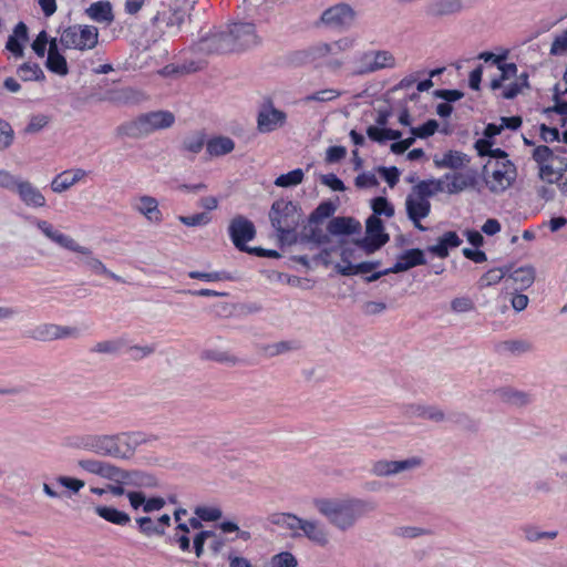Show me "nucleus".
<instances>
[{
	"instance_id": "nucleus-1",
	"label": "nucleus",
	"mask_w": 567,
	"mask_h": 567,
	"mask_svg": "<svg viewBox=\"0 0 567 567\" xmlns=\"http://www.w3.org/2000/svg\"><path fill=\"white\" fill-rule=\"evenodd\" d=\"M313 506L340 533L352 530L360 519L378 508L374 501L354 496L316 498Z\"/></svg>"
},
{
	"instance_id": "nucleus-2",
	"label": "nucleus",
	"mask_w": 567,
	"mask_h": 567,
	"mask_svg": "<svg viewBox=\"0 0 567 567\" xmlns=\"http://www.w3.org/2000/svg\"><path fill=\"white\" fill-rule=\"evenodd\" d=\"M148 440L140 432L117 434L82 433L69 439V446L75 450L113 458H130L135 449Z\"/></svg>"
},
{
	"instance_id": "nucleus-3",
	"label": "nucleus",
	"mask_w": 567,
	"mask_h": 567,
	"mask_svg": "<svg viewBox=\"0 0 567 567\" xmlns=\"http://www.w3.org/2000/svg\"><path fill=\"white\" fill-rule=\"evenodd\" d=\"M37 227L53 243L68 250L80 254V264L94 274L107 276L117 282H124L122 277L110 271L99 258L94 257L89 248L79 245L72 237L54 229V227L47 220H38Z\"/></svg>"
},
{
	"instance_id": "nucleus-4",
	"label": "nucleus",
	"mask_w": 567,
	"mask_h": 567,
	"mask_svg": "<svg viewBox=\"0 0 567 567\" xmlns=\"http://www.w3.org/2000/svg\"><path fill=\"white\" fill-rule=\"evenodd\" d=\"M268 215L279 240L286 245L296 244V230L301 220L298 205L291 200L278 199L272 203Z\"/></svg>"
},
{
	"instance_id": "nucleus-5",
	"label": "nucleus",
	"mask_w": 567,
	"mask_h": 567,
	"mask_svg": "<svg viewBox=\"0 0 567 567\" xmlns=\"http://www.w3.org/2000/svg\"><path fill=\"white\" fill-rule=\"evenodd\" d=\"M174 123L175 115L172 112L154 111L121 124L117 127V134L131 138H143L155 131L169 128Z\"/></svg>"
},
{
	"instance_id": "nucleus-6",
	"label": "nucleus",
	"mask_w": 567,
	"mask_h": 567,
	"mask_svg": "<svg viewBox=\"0 0 567 567\" xmlns=\"http://www.w3.org/2000/svg\"><path fill=\"white\" fill-rule=\"evenodd\" d=\"M396 66L394 55L386 50H370L360 53L354 60V75H365L383 69Z\"/></svg>"
},
{
	"instance_id": "nucleus-7",
	"label": "nucleus",
	"mask_w": 567,
	"mask_h": 567,
	"mask_svg": "<svg viewBox=\"0 0 567 567\" xmlns=\"http://www.w3.org/2000/svg\"><path fill=\"white\" fill-rule=\"evenodd\" d=\"M99 31L93 25L74 24L63 30L60 43L64 49L91 50L97 44Z\"/></svg>"
},
{
	"instance_id": "nucleus-8",
	"label": "nucleus",
	"mask_w": 567,
	"mask_h": 567,
	"mask_svg": "<svg viewBox=\"0 0 567 567\" xmlns=\"http://www.w3.org/2000/svg\"><path fill=\"white\" fill-rule=\"evenodd\" d=\"M194 50L200 54H225L231 52L229 31L227 25L214 27L202 34L194 47Z\"/></svg>"
},
{
	"instance_id": "nucleus-9",
	"label": "nucleus",
	"mask_w": 567,
	"mask_h": 567,
	"mask_svg": "<svg viewBox=\"0 0 567 567\" xmlns=\"http://www.w3.org/2000/svg\"><path fill=\"white\" fill-rule=\"evenodd\" d=\"M491 162L485 165L484 179L492 193H502L507 189L516 178V168L511 161H496L493 171L488 172Z\"/></svg>"
},
{
	"instance_id": "nucleus-10",
	"label": "nucleus",
	"mask_w": 567,
	"mask_h": 567,
	"mask_svg": "<svg viewBox=\"0 0 567 567\" xmlns=\"http://www.w3.org/2000/svg\"><path fill=\"white\" fill-rule=\"evenodd\" d=\"M423 465V458L412 456L405 460H378L371 465V474L377 477H391L404 472H411Z\"/></svg>"
},
{
	"instance_id": "nucleus-11",
	"label": "nucleus",
	"mask_w": 567,
	"mask_h": 567,
	"mask_svg": "<svg viewBox=\"0 0 567 567\" xmlns=\"http://www.w3.org/2000/svg\"><path fill=\"white\" fill-rule=\"evenodd\" d=\"M357 18V12L348 3H338L326 9L321 14V22L329 28L338 30L350 29Z\"/></svg>"
},
{
	"instance_id": "nucleus-12",
	"label": "nucleus",
	"mask_w": 567,
	"mask_h": 567,
	"mask_svg": "<svg viewBox=\"0 0 567 567\" xmlns=\"http://www.w3.org/2000/svg\"><path fill=\"white\" fill-rule=\"evenodd\" d=\"M227 30L229 31L231 52L248 50L259 43L252 23H233L227 25Z\"/></svg>"
},
{
	"instance_id": "nucleus-13",
	"label": "nucleus",
	"mask_w": 567,
	"mask_h": 567,
	"mask_svg": "<svg viewBox=\"0 0 567 567\" xmlns=\"http://www.w3.org/2000/svg\"><path fill=\"white\" fill-rule=\"evenodd\" d=\"M466 9L464 0H429L424 14L432 20H444L461 14Z\"/></svg>"
},
{
	"instance_id": "nucleus-14",
	"label": "nucleus",
	"mask_w": 567,
	"mask_h": 567,
	"mask_svg": "<svg viewBox=\"0 0 567 567\" xmlns=\"http://www.w3.org/2000/svg\"><path fill=\"white\" fill-rule=\"evenodd\" d=\"M228 234L235 247L239 250L247 249V243L256 236L252 221L243 215H236L229 223Z\"/></svg>"
},
{
	"instance_id": "nucleus-15",
	"label": "nucleus",
	"mask_w": 567,
	"mask_h": 567,
	"mask_svg": "<svg viewBox=\"0 0 567 567\" xmlns=\"http://www.w3.org/2000/svg\"><path fill=\"white\" fill-rule=\"evenodd\" d=\"M286 120V113L276 109L271 102H268L258 112L257 128L260 133H270L282 127Z\"/></svg>"
},
{
	"instance_id": "nucleus-16",
	"label": "nucleus",
	"mask_w": 567,
	"mask_h": 567,
	"mask_svg": "<svg viewBox=\"0 0 567 567\" xmlns=\"http://www.w3.org/2000/svg\"><path fill=\"white\" fill-rule=\"evenodd\" d=\"M318 547H327L331 542V533L327 525L319 519L308 518L301 525V534Z\"/></svg>"
},
{
	"instance_id": "nucleus-17",
	"label": "nucleus",
	"mask_w": 567,
	"mask_h": 567,
	"mask_svg": "<svg viewBox=\"0 0 567 567\" xmlns=\"http://www.w3.org/2000/svg\"><path fill=\"white\" fill-rule=\"evenodd\" d=\"M78 334L76 328L59 326L54 323H43L32 330V338L38 341H53Z\"/></svg>"
},
{
	"instance_id": "nucleus-18",
	"label": "nucleus",
	"mask_w": 567,
	"mask_h": 567,
	"mask_svg": "<svg viewBox=\"0 0 567 567\" xmlns=\"http://www.w3.org/2000/svg\"><path fill=\"white\" fill-rule=\"evenodd\" d=\"M133 208L151 223L158 224L163 219L155 197L148 195L137 197L133 203Z\"/></svg>"
},
{
	"instance_id": "nucleus-19",
	"label": "nucleus",
	"mask_w": 567,
	"mask_h": 567,
	"mask_svg": "<svg viewBox=\"0 0 567 567\" xmlns=\"http://www.w3.org/2000/svg\"><path fill=\"white\" fill-rule=\"evenodd\" d=\"M14 192L19 195L22 203L29 207L45 206V197L29 181L20 179Z\"/></svg>"
},
{
	"instance_id": "nucleus-20",
	"label": "nucleus",
	"mask_w": 567,
	"mask_h": 567,
	"mask_svg": "<svg viewBox=\"0 0 567 567\" xmlns=\"http://www.w3.org/2000/svg\"><path fill=\"white\" fill-rule=\"evenodd\" d=\"M405 209L410 220L416 221L429 216L431 203L416 193L412 192L405 199Z\"/></svg>"
},
{
	"instance_id": "nucleus-21",
	"label": "nucleus",
	"mask_w": 567,
	"mask_h": 567,
	"mask_svg": "<svg viewBox=\"0 0 567 567\" xmlns=\"http://www.w3.org/2000/svg\"><path fill=\"white\" fill-rule=\"evenodd\" d=\"M426 259L423 250L419 248H412L405 250L398 257L396 262L390 268L393 274L406 271L415 266L425 265Z\"/></svg>"
},
{
	"instance_id": "nucleus-22",
	"label": "nucleus",
	"mask_w": 567,
	"mask_h": 567,
	"mask_svg": "<svg viewBox=\"0 0 567 567\" xmlns=\"http://www.w3.org/2000/svg\"><path fill=\"white\" fill-rule=\"evenodd\" d=\"M86 175L81 168L68 169L56 175L51 182V188L54 193H62L71 188Z\"/></svg>"
},
{
	"instance_id": "nucleus-23",
	"label": "nucleus",
	"mask_w": 567,
	"mask_h": 567,
	"mask_svg": "<svg viewBox=\"0 0 567 567\" xmlns=\"http://www.w3.org/2000/svg\"><path fill=\"white\" fill-rule=\"evenodd\" d=\"M536 270L533 266L527 265L519 267L513 271H508L506 281L512 280L516 285V290H526L535 281Z\"/></svg>"
},
{
	"instance_id": "nucleus-24",
	"label": "nucleus",
	"mask_w": 567,
	"mask_h": 567,
	"mask_svg": "<svg viewBox=\"0 0 567 567\" xmlns=\"http://www.w3.org/2000/svg\"><path fill=\"white\" fill-rule=\"evenodd\" d=\"M85 13L91 20L105 25H110L114 20L112 4L109 1H97L92 3L85 10Z\"/></svg>"
},
{
	"instance_id": "nucleus-25",
	"label": "nucleus",
	"mask_w": 567,
	"mask_h": 567,
	"mask_svg": "<svg viewBox=\"0 0 567 567\" xmlns=\"http://www.w3.org/2000/svg\"><path fill=\"white\" fill-rule=\"evenodd\" d=\"M360 229V223L351 217H334L328 224V230L332 235H351Z\"/></svg>"
},
{
	"instance_id": "nucleus-26",
	"label": "nucleus",
	"mask_w": 567,
	"mask_h": 567,
	"mask_svg": "<svg viewBox=\"0 0 567 567\" xmlns=\"http://www.w3.org/2000/svg\"><path fill=\"white\" fill-rule=\"evenodd\" d=\"M121 484H126L134 487H154L157 485V481L153 475L148 473L137 470H124L123 481Z\"/></svg>"
},
{
	"instance_id": "nucleus-27",
	"label": "nucleus",
	"mask_w": 567,
	"mask_h": 567,
	"mask_svg": "<svg viewBox=\"0 0 567 567\" xmlns=\"http://www.w3.org/2000/svg\"><path fill=\"white\" fill-rule=\"evenodd\" d=\"M94 512L101 518L114 525L125 526L131 522V517L128 514L111 506L97 505L94 507Z\"/></svg>"
},
{
	"instance_id": "nucleus-28",
	"label": "nucleus",
	"mask_w": 567,
	"mask_h": 567,
	"mask_svg": "<svg viewBox=\"0 0 567 567\" xmlns=\"http://www.w3.org/2000/svg\"><path fill=\"white\" fill-rule=\"evenodd\" d=\"M468 163V158L465 154L457 151H450L445 153L441 158L435 157L434 164L441 168H453L457 169Z\"/></svg>"
},
{
	"instance_id": "nucleus-29",
	"label": "nucleus",
	"mask_w": 567,
	"mask_h": 567,
	"mask_svg": "<svg viewBox=\"0 0 567 567\" xmlns=\"http://www.w3.org/2000/svg\"><path fill=\"white\" fill-rule=\"evenodd\" d=\"M413 192L423 198L429 199L437 193L445 192V179H429L422 181L413 187Z\"/></svg>"
},
{
	"instance_id": "nucleus-30",
	"label": "nucleus",
	"mask_w": 567,
	"mask_h": 567,
	"mask_svg": "<svg viewBox=\"0 0 567 567\" xmlns=\"http://www.w3.org/2000/svg\"><path fill=\"white\" fill-rule=\"evenodd\" d=\"M445 179V192L449 194H457L467 188L472 179L462 173L446 174L442 177Z\"/></svg>"
},
{
	"instance_id": "nucleus-31",
	"label": "nucleus",
	"mask_w": 567,
	"mask_h": 567,
	"mask_svg": "<svg viewBox=\"0 0 567 567\" xmlns=\"http://www.w3.org/2000/svg\"><path fill=\"white\" fill-rule=\"evenodd\" d=\"M235 148V143L226 136L215 137L207 142L206 150L212 156L226 155Z\"/></svg>"
},
{
	"instance_id": "nucleus-32",
	"label": "nucleus",
	"mask_w": 567,
	"mask_h": 567,
	"mask_svg": "<svg viewBox=\"0 0 567 567\" xmlns=\"http://www.w3.org/2000/svg\"><path fill=\"white\" fill-rule=\"evenodd\" d=\"M125 346L126 342L123 338H115L95 343L91 351L99 354L115 355L118 354Z\"/></svg>"
},
{
	"instance_id": "nucleus-33",
	"label": "nucleus",
	"mask_w": 567,
	"mask_h": 567,
	"mask_svg": "<svg viewBox=\"0 0 567 567\" xmlns=\"http://www.w3.org/2000/svg\"><path fill=\"white\" fill-rule=\"evenodd\" d=\"M17 73L23 81H42L45 78L37 63H23L18 68Z\"/></svg>"
},
{
	"instance_id": "nucleus-34",
	"label": "nucleus",
	"mask_w": 567,
	"mask_h": 567,
	"mask_svg": "<svg viewBox=\"0 0 567 567\" xmlns=\"http://www.w3.org/2000/svg\"><path fill=\"white\" fill-rule=\"evenodd\" d=\"M300 54H302L303 58L308 61H316L331 55L332 52L330 43L318 42L309 47L307 50L300 52Z\"/></svg>"
},
{
	"instance_id": "nucleus-35",
	"label": "nucleus",
	"mask_w": 567,
	"mask_h": 567,
	"mask_svg": "<svg viewBox=\"0 0 567 567\" xmlns=\"http://www.w3.org/2000/svg\"><path fill=\"white\" fill-rule=\"evenodd\" d=\"M205 145V136L200 132H195L187 135L183 140L182 148L185 152H189L192 154H198Z\"/></svg>"
},
{
	"instance_id": "nucleus-36",
	"label": "nucleus",
	"mask_w": 567,
	"mask_h": 567,
	"mask_svg": "<svg viewBox=\"0 0 567 567\" xmlns=\"http://www.w3.org/2000/svg\"><path fill=\"white\" fill-rule=\"evenodd\" d=\"M303 179V171L296 168L287 174H282L275 179V185L278 187H292L301 184Z\"/></svg>"
},
{
	"instance_id": "nucleus-37",
	"label": "nucleus",
	"mask_w": 567,
	"mask_h": 567,
	"mask_svg": "<svg viewBox=\"0 0 567 567\" xmlns=\"http://www.w3.org/2000/svg\"><path fill=\"white\" fill-rule=\"evenodd\" d=\"M135 522L138 525L140 532L145 536L164 535V528L156 525V522L148 516L138 517Z\"/></svg>"
},
{
	"instance_id": "nucleus-38",
	"label": "nucleus",
	"mask_w": 567,
	"mask_h": 567,
	"mask_svg": "<svg viewBox=\"0 0 567 567\" xmlns=\"http://www.w3.org/2000/svg\"><path fill=\"white\" fill-rule=\"evenodd\" d=\"M55 482L69 492V496L78 494L85 486L84 481L65 475L56 476Z\"/></svg>"
},
{
	"instance_id": "nucleus-39",
	"label": "nucleus",
	"mask_w": 567,
	"mask_h": 567,
	"mask_svg": "<svg viewBox=\"0 0 567 567\" xmlns=\"http://www.w3.org/2000/svg\"><path fill=\"white\" fill-rule=\"evenodd\" d=\"M388 240H389V236L375 238V237H370L367 235L365 238L357 240L355 244L365 254H372L375 250L380 249L384 244H386Z\"/></svg>"
},
{
	"instance_id": "nucleus-40",
	"label": "nucleus",
	"mask_w": 567,
	"mask_h": 567,
	"mask_svg": "<svg viewBox=\"0 0 567 567\" xmlns=\"http://www.w3.org/2000/svg\"><path fill=\"white\" fill-rule=\"evenodd\" d=\"M430 534L431 532L429 529L419 526H400L394 529L396 537L405 539H414Z\"/></svg>"
},
{
	"instance_id": "nucleus-41",
	"label": "nucleus",
	"mask_w": 567,
	"mask_h": 567,
	"mask_svg": "<svg viewBox=\"0 0 567 567\" xmlns=\"http://www.w3.org/2000/svg\"><path fill=\"white\" fill-rule=\"evenodd\" d=\"M203 358L219 363H226L235 365L238 363V359L227 351L207 350L203 353Z\"/></svg>"
},
{
	"instance_id": "nucleus-42",
	"label": "nucleus",
	"mask_w": 567,
	"mask_h": 567,
	"mask_svg": "<svg viewBox=\"0 0 567 567\" xmlns=\"http://www.w3.org/2000/svg\"><path fill=\"white\" fill-rule=\"evenodd\" d=\"M47 68L59 75H66L69 72L68 63L62 54L50 55L47 59Z\"/></svg>"
},
{
	"instance_id": "nucleus-43",
	"label": "nucleus",
	"mask_w": 567,
	"mask_h": 567,
	"mask_svg": "<svg viewBox=\"0 0 567 567\" xmlns=\"http://www.w3.org/2000/svg\"><path fill=\"white\" fill-rule=\"evenodd\" d=\"M124 470L113 465L109 462H103L102 470L100 476L113 481L117 484H121L123 481Z\"/></svg>"
},
{
	"instance_id": "nucleus-44",
	"label": "nucleus",
	"mask_w": 567,
	"mask_h": 567,
	"mask_svg": "<svg viewBox=\"0 0 567 567\" xmlns=\"http://www.w3.org/2000/svg\"><path fill=\"white\" fill-rule=\"evenodd\" d=\"M509 268L508 267H502V268H494L488 270L486 274L483 275L481 278V285L482 286H493L498 284L503 278L508 275Z\"/></svg>"
},
{
	"instance_id": "nucleus-45",
	"label": "nucleus",
	"mask_w": 567,
	"mask_h": 567,
	"mask_svg": "<svg viewBox=\"0 0 567 567\" xmlns=\"http://www.w3.org/2000/svg\"><path fill=\"white\" fill-rule=\"evenodd\" d=\"M341 95V92L334 89H324L317 91L310 95L305 97L306 102H329L338 99Z\"/></svg>"
},
{
	"instance_id": "nucleus-46",
	"label": "nucleus",
	"mask_w": 567,
	"mask_h": 567,
	"mask_svg": "<svg viewBox=\"0 0 567 567\" xmlns=\"http://www.w3.org/2000/svg\"><path fill=\"white\" fill-rule=\"evenodd\" d=\"M503 348L516 355L532 351L533 346L526 340H509L503 343Z\"/></svg>"
},
{
	"instance_id": "nucleus-47",
	"label": "nucleus",
	"mask_w": 567,
	"mask_h": 567,
	"mask_svg": "<svg viewBox=\"0 0 567 567\" xmlns=\"http://www.w3.org/2000/svg\"><path fill=\"white\" fill-rule=\"evenodd\" d=\"M271 567H297V558L289 551H282L272 556L270 560Z\"/></svg>"
},
{
	"instance_id": "nucleus-48",
	"label": "nucleus",
	"mask_w": 567,
	"mask_h": 567,
	"mask_svg": "<svg viewBox=\"0 0 567 567\" xmlns=\"http://www.w3.org/2000/svg\"><path fill=\"white\" fill-rule=\"evenodd\" d=\"M373 215H385L392 217L394 215L393 206L388 202L385 197H377L372 200Z\"/></svg>"
},
{
	"instance_id": "nucleus-49",
	"label": "nucleus",
	"mask_w": 567,
	"mask_h": 567,
	"mask_svg": "<svg viewBox=\"0 0 567 567\" xmlns=\"http://www.w3.org/2000/svg\"><path fill=\"white\" fill-rule=\"evenodd\" d=\"M367 235L370 237L381 238L383 236H388L383 233V223L382 220L375 216L372 215L367 219Z\"/></svg>"
},
{
	"instance_id": "nucleus-50",
	"label": "nucleus",
	"mask_w": 567,
	"mask_h": 567,
	"mask_svg": "<svg viewBox=\"0 0 567 567\" xmlns=\"http://www.w3.org/2000/svg\"><path fill=\"white\" fill-rule=\"evenodd\" d=\"M195 514L204 522H216L223 516V512L217 507L198 506Z\"/></svg>"
},
{
	"instance_id": "nucleus-51",
	"label": "nucleus",
	"mask_w": 567,
	"mask_h": 567,
	"mask_svg": "<svg viewBox=\"0 0 567 567\" xmlns=\"http://www.w3.org/2000/svg\"><path fill=\"white\" fill-rule=\"evenodd\" d=\"M210 536H215V532L213 530H200L193 538L194 551L197 558H200L204 555V546L207 539Z\"/></svg>"
},
{
	"instance_id": "nucleus-52",
	"label": "nucleus",
	"mask_w": 567,
	"mask_h": 567,
	"mask_svg": "<svg viewBox=\"0 0 567 567\" xmlns=\"http://www.w3.org/2000/svg\"><path fill=\"white\" fill-rule=\"evenodd\" d=\"M439 124L435 120H429L426 123H424L422 126L413 127L411 128L412 136L425 138L435 133L437 130Z\"/></svg>"
},
{
	"instance_id": "nucleus-53",
	"label": "nucleus",
	"mask_w": 567,
	"mask_h": 567,
	"mask_svg": "<svg viewBox=\"0 0 567 567\" xmlns=\"http://www.w3.org/2000/svg\"><path fill=\"white\" fill-rule=\"evenodd\" d=\"M178 220L189 227L207 225L210 221V217L206 213H198L192 216H179Z\"/></svg>"
},
{
	"instance_id": "nucleus-54",
	"label": "nucleus",
	"mask_w": 567,
	"mask_h": 567,
	"mask_svg": "<svg viewBox=\"0 0 567 567\" xmlns=\"http://www.w3.org/2000/svg\"><path fill=\"white\" fill-rule=\"evenodd\" d=\"M550 54L556 56L567 54V31L555 37L550 47Z\"/></svg>"
},
{
	"instance_id": "nucleus-55",
	"label": "nucleus",
	"mask_w": 567,
	"mask_h": 567,
	"mask_svg": "<svg viewBox=\"0 0 567 567\" xmlns=\"http://www.w3.org/2000/svg\"><path fill=\"white\" fill-rule=\"evenodd\" d=\"M349 257H350V251L349 249L344 248L342 249V252H341V259H342V262L344 265H341V264H338L336 266V269L339 274H341L342 276H352V275H357V270H355V265H352L350 261H349Z\"/></svg>"
},
{
	"instance_id": "nucleus-56",
	"label": "nucleus",
	"mask_w": 567,
	"mask_h": 567,
	"mask_svg": "<svg viewBox=\"0 0 567 567\" xmlns=\"http://www.w3.org/2000/svg\"><path fill=\"white\" fill-rule=\"evenodd\" d=\"M539 177L540 179L554 184L560 181L561 177L557 175V168L551 164L544 163L539 165Z\"/></svg>"
},
{
	"instance_id": "nucleus-57",
	"label": "nucleus",
	"mask_w": 567,
	"mask_h": 567,
	"mask_svg": "<svg viewBox=\"0 0 567 567\" xmlns=\"http://www.w3.org/2000/svg\"><path fill=\"white\" fill-rule=\"evenodd\" d=\"M103 462L95 458H82L78 461V466L90 474L100 476Z\"/></svg>"
},
{
	"instance_id": "nucleus-58",
	"label": "nucleus",
	"mask_w": 567,
	"mask_h": 567,
	"mask_svg": "<svg viewBox=\"0 0 567 567\" xmlns=\"http://www.w3.org/2000/svg\"><path fill=\"white\" fill-rule=\"evenodd\" d=\"M354 184L359 188H370L378 186L379 182L374 173L364 172L355 177Z\"/></svg>"
},
{
	"instance_id": "nucleus-59",
	"label": "nucleus",
	"mask_w": 567,
	"mask_h": 567,
	"mask_svg": "<svg viewBox=\"0 0 567 567\" xmlns=\"http://www.w3.org/2000/svg\"><path fill=\"white\" fill-rule=\"evenodd\" d=\"M192 279H200L205 281H218L229 279V276L226 272H200V271H190L188 274Z\"/></svg>"
},
{
	"instance_id": "nucleus-60",
	"label": "nucleus",
	"mask_w": 567,
	"mask_h": 567,
	"mask_svg": "<svg viewBox=\"0 0 567 567\" xmlns=\"http://www.w3.org/2000/svg\"><path fill=\"white\" fill-rule=\"evenodd\" d=\"M13 141V131L11 126L0 120V151L8 148Z\"/></svg>"
},
{
	"instance_id": "nucleus-61",
	"label": "nucleus",
	"mask_w": 567,
	"mask_h": 567,
	"mask_svg": "<svg viewBox=\"0 0 567 567\" xmlns=\"http://www.w3.org/2000/svg\"><path fill=\"white\" fill-rule=\"evenodd\" d=\"M451 309L454 312H468L474 309V302L468 297L454 298L451 301Z\"/></svg>"
},
{
	"instance_id": "nucleus-62",
	"label": "nucleus",
	"mask_w": 567,
	"mask_h": 567,
	"mask_svg": "<svg viewBox=\"0 0 567 567\" xmlns=\"http://www.w3.org/2000/svg\"><path fill=\"white\" fill-rule=\"evenodd\" d=\"M533 158L539 165L554 159V152L546 145L537 146L533 152Z\"/></svg>"
},
{
	"instance_id": "nucleus-63",
	"label": "nucleus",
	"mask_w": 567,
	"mask_h": 567,
	"mask_svg": "<svg viewBox=\"0 0 567 567\" xmlns=\"http://www.w3.org/2000/svg\"><path fill=\"white\" fill-rule=\"evenodd\" d=\"M20 178L10 172L0 169V187L14 192Z\"/></svg>"
},
{
	"instance_id": "nucleus-64",
	"label": "nucleus",
	"mask_w": 567,
	"mask_h": 567,
	"mask_svg": "<svg viewBox=\"0 0 567 567\" xmlns=\"http://www.w3.org/2000/svg\"><path fill=\"white\" fill-rule=\"evenodd\" d=\"M554 102L555 105L551 107H547L545 110V113L555 112L560 115H567V102L560 100L558 85L555 86Z\"/></svg>"
}]
</instances>
